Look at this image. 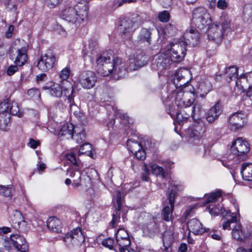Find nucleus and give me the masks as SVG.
I'll return each mask as SVG.
<instances>
[{
	"label": "nucleus",
	"mask_w": 252,
	"mask_h": 252,
	"mask_svg": "<svg viewBox=\"0 0 252 252\" xmlns=\"http://www.w3.org/2000/svg\"><path fill=\"white\" fill-rule=\"evenodd\" d=\"M89 5L87 0H80L75 4L66 5L60 13L61 18L78 26L87 18Z\"/></svg>",
	"instance_id": "1"
},
{
	"label": "nucleus",
	"mask_w": 252,
	"mask_h": 252,
	"mask_svg": "<svg viewBox=\"0 0 252 252\" xmlns=\"http://www.w3.org/2000/svg\"><path fill=\"white\" fill-rule=\"evenodd\" d=\"M250 151V147L247 141L242 138H238L233 141L231 146V154L227 158V161H223L222 164L227 168L234 167V162L241 157L245 156Z\"/></svg>",
	"instance_id": "2"
},
{
	"label": "nucleus",
	"mask_w": 252,
	"mask_h": 252,
	"mask_svg": "<svg viewBox=\"0 0 252 252\" xmlns=\"http://www.w3.org/2000/svg\"><path fill=\"white\" fill-rule=\"evenodd\" d=\"M28 47L24 40L16 39L12 44L9 51V57L17 65L22 66L27 62Z\"/></svg>",
	"instance_id": "3"
},
{
	"label": "nucleus",
	"mask_w": 252,
	"mask_h": 252,
	"mask_svg": "<svg viewBox=\"0 0 252 252\" xmlns=\"http://www.w3.org/2000/svg\"><path fill=\"white\" fill-rule=\"evenodd\" d=\"M211 22L210 15L205 8L199 7L193 10L191 19L192 26L203 30L206 29Z\"/></svg>",
	"instance_id": "4"
},
{
	"label": "nucleus",
	"mask_w": 252,
	"mask_h": 252,
	"mask_svg": "<svg viewBox=\"0 0 252 252\" xmlns=\"http://www.w3.org/2000/svg\"><path fill=\"white\" fill-rule=\"evenodd\" d=\"M113 60L115 58L110 52L101 54L96 61L97 72L104 76L109 75L114 69Z\"/></svg>",
	"instance_id": "5"
},
{
	"label": "nucleus",
	"mask_w": 252,
	"mask_h": 252,
	"mask_svg": "<svg viewBox=\"0 0 252 252\" xmlns=\"http://www.w3.org/2000/svg\"><path fill=\"white\" fill-rule=\"evenodd\" d=\"M186 45L181 39H174L167 47V51L173 62L181 61L186 55Z\"/></svg>",
	"instance_id": "6"
},
{
	"label": "nucleus",
	"mask_w": 252,
	"mask_h": 252,
	"mask_svg": "<svg viewBox=\"0 0 252 252\" xmlns=\"http://www.w3.org/2000/svg\"><path fill=\"white\" fill-rule=\"evenodd\" d=\"M57 61L58 59L54 51L47 49L41 53L37 65L40 70L47 71L53 68Z\"/></svg>",
	"instance_id": "7"
},
{
	"label": "nucleus",
	"mask_w": 252,
	"mask_h": 252,
	"mask_svg": "<svg viewBox=\"0 0 252 252\" xmlns=\"http://www.w3.org/2000/svg\"><path fill=\"white\" fill-rule=\"evenodd\" d=\"M63 240L69 249L80 247L85 241V236L81 229L76 227L63 237Z\"/></svg>",
	"instance_id": "8"
},
{
	"label": "nucleus",
	"mask_w": 252,
	"mask_h": 252,
	"mask_svg": "<svg viewBox=\"0 0 252 252\" xmlns=\"http://www.w3.org/2000/svg\"><path fill=\"white\" fill-rule=\"evenodd\" d=\"M67 174L73 178L72 186L75 188L81 186H87L88 184L90 183V178L86 173H82L79 165L72 166L67 170Z\"/></svg>",
	"instance_id": "9"
},
{
	"label": "nucleus",
	"mask_w": 252,
	"mask_h": 252,
	"mask_svg": "<svg viewBox=\"0 0 252 252\" xmlns=\"http://www.w3.org/2000/svg\"><path fill=\"white\" fill-rule=\"evenodd\" d=\"M148 57L143 51L137 50L134 51L129 57L127 63L130 71L136 70L147 64Z\"/></svg>",
	"instance_id": "10"
},
{
	"label": "nucleus",
	"mask_w": 252,
	"mask_h": 252,
	"mask_svg": "<svg viewBox=\"0 0 252 252\" xmlns=\"http://www.w3.org/2000/svg\"><path fill=\"white\" fill-rule=\"evenodd\" d=\"M190 71L185 68H181L175 73L173 80V83L175 87L177 89H183L186 88L189 85L190 81Z\"/></svg>",
	"instance_id": "11"
},
{
	"label": "nucleus",
	"mask_w": 252,
	"mask_h": 252,
	"mask_svg": "<svg viewBox=\"0 0 252 252\" xmlns=\"http://www.w3.org/2000/svg\"><path fill=\"white\" fill-rule=\"evenodd\" d=\"M137 28L135 22L129 18H124L120 21L118 30L123 38H129Z\"/></svg>",
	"instance_id": "12"
},
{
	"label": "nucleus",
	"mask_w": 252,
	"mask_h": 252,
	"mask_svg": "<svg viewBox=\"0 0 252 252\" xmlns=\"http://www.w3.org/2000/svg\"><path fill=\"white\" fill-rule=\"evenodd\" d=\"M172 62L173 61L168 52L159 53L154 56L152 67L153 69L161 71L167 68Z\"/></svg>",
	"instance_id": "13"
},
{
	"label": "nucleus",
	"mask_w": 252,
	"mask_h": 252,
	"mask_svg": "<svg viewBox=\"0 0 252 252\" xmlns=\"http://www.w3.org/2000/svg\"><path fill=\"white\" fill-rule=\"evenodd\" d=\"M113 61L114 69L110 74H112L113 77L117 79L125 77L129 70V64L127 63L128 67H126L125 62L119 57H116Z\"/></svg>",
	"instance_id": "14"
},
{
	"label": "nucleus",
	"mask_w": 252,
	"mask_h": 252,
	"mask_svg": "<svg viewBox=\"0 0 252 252\" xmlns=\"http://www.w3.org/2000/svg\"><path fill=\"white\" fill-rule=\"evenodd\" d=\"M246 123V116L241 112L235 113L229 118V127L233 131L242 129Z\"/></svg>",
	"instance_id": "15"
},
{
	"label": "nucleus",
	"mask_w": 252,
	"mask_h": 252,
	"mask_svg": "<svg viewBox=\"0 0 252 252\" xmlns=\"http://www.w3.org/2000/svg\"><path fill=\"white\" fill-rule=\"evenodd\" d=\"M194 100L191 94L189 93H183L181 90L177 92L175 102L179 108L189 110V108L193 104Z\"/></svg>",
	"instance_id": "16"
},
{
	"label": "nucleus",
	"mask_w": 252,
	"mask_h": 252,
	"mask_svg": "<svg viewBox=\"0 0 252 252\" xmlns=\"http://www.w3.org/2000/svg\"><path fill=\"white\" fill-rule=\"evenodd\" d=\"M97 80L95 74L91 71L83 72L79 76L78 81L81 86L84 89H90L93 88Z\"/></svg>",
	"instance_id": "17"
},
{
	"label": "nucleus",
	"mask_w": 252,
	"mask_h": 252,
	"mask_svg": "<svg viewBox=\"0 0 252 252\" xmlns=\"http://www.w3.org/2000/svg\"><path fill=\"white\" fill-rule=\"evenodd\" d=\"M9 107L6 102L0 103V129L3 131L7 130L9 126L10 115L8 111Z\"/></svg>",
	"instance_id": "18"
},
{
	"label": "nucleus",
	"mask_w": 252,
	"mask_h": 252,
	"mask_svg": "<svg viewBox=\"0 0 252 252\" xmlns=\"http://www.w3.org/2000/svg\"><path fill=\"white\" fill-rule=\"evenodd\" d=\"M183 38V42L186 45L193 47L197 46L199 43L200 34L196 30L191 28L189 31H186Z\"/></svg>",
	"instance_id": "19"
},
{
	"label": "nucleus",
	"mask_w": 252,
	"mask_h": 252,
	"mask_svg": "<svg viewBox=\"0 0 252 252\" xmlns=\"http://www.w3.org/2000/svg\"><path fill=\"white\" fill-rule=\"evenodd\" d=\"M152 31L151 29L142 28L138 35L137 43L141 47H149L151 44Z\"/></svg>",
	"instance_id": "20"
},
{
	"label": "nucleus",
	"mask_w": 252,
	"mask_h": 252,
	"mask_svg": "<svg viewBox=\"0 0 252 252\" xmlns=\"http://www.w3.org/2000/svg\"><path fill=\"white\" fill-rule=\"evenodd\" d=\"M205 131V127L203 123L194 122L192 126L187 130L188 135L190 138L198 139L201 137Z\"/></svg>",
	"instance_id": "21"
},
{
	"label": "nucleus",
	"mask_w": 252,
	"mask_h": 252,
	"mask_svg": "<svg viewBox=\"0 0 252 252\" xmlns=\"http://www.w3.org/2000/svg\"><path fill=\"white\" fill-rule=\"evenodd\" d=\"M251 232V228L243 229L240 223H236L232 229V235L235 239L243 241L250 236Z\"/></svg>",
	"instance_id": "22"
},
{
	"label": "nucleus",
	"mask_w": 252,
	"mask_h": 252,
	"mask_svg": "<svg viewBox=\"0 0 252 252\" xmlns=\"http://www.w3.org/2000/svg\"><path fill=\"white\" fill-rule=\"evenodd\" d=\"M11 243L15 248L21 252H27L28 250V245L25 239L18 234H13L10 236Z\"/></svg>",
	"instance_id": "23"
},
{
	"label": "nucleus",
	"mask_w": 252,
	"mask_h": 252,
	"mask_svg": "<svg viewBox=\"0 0 252 252\" xmlns=\"http://www.w3.org/2000/svg\"><path fill=\"white\" fill-rule=\"evenodd\" d=\"M207 34L209 40L215 41L217 43L221 40L223 36L220 25L215 23L212 24L208 28Z\"/></svg>",
	"instance_id": "24"
},
{
	"label": "nucleus",
	"mask_w": 252,
	"mask_h": 252,
	"mask_svg": "<svg viewBox=\"0 0 252 252\" xmlns=\"http://www.w3.org/2000/svg\"><path fill=\"white\" fill-rule=\"evenodd\" d=\"M116 241L119 249L130 245V241L127 231L124 229H119L116 233Z\"/></svg>",
	"instance_id": "25"
},
{
	"label": "nucleus",
	"mask_w": 252,
	"mask_h": 252,
	"mask_svg": "<svg viewBox=\"0 0 252 252\" xmlns=\"http://www.w3.org/2000/svg\"><path fill=\"white\" fill-rule=\"evenodd\" d=\"M234 206L236 209V212L232 213L229 211V214H226L224 217H223L225 220L222 223L223 229L224 230L230 229L231 223H237L238 218L240 217L237 204H234Z\"/></svg>",
	"instance_id": "26"
},
{
	"label": "nucleus",
	"mask_w": 252,
	"mask_h": 252,
	"mask_svg": "<svg viewBox=\"0 0 252 252\" xmlns=\"http://www.w3.org/2000/svg\"><path fill=\"white\" fill-rule=\"evenodd\" d=\"M221 113L220 106L218 102L206 113V119L209 123H212L218 119Z\"/></svg>",
	"instance_id": "27"
},
{
	"label": "nucleus",
	"mask_w": 252,
	"mask_h": 252,
	"mask_svg": "<svg viewBox=\"0 0 252 252\" xmlns=\"http://www.w3.org/2000/svg\"><path fill=\"white\" fill-rule=\"evenodd\" d=\"M75 127L73 124L71 123L64 124L60 128L58 133L59 137H64L66 139L73 137V134L75 130Z\"/></svg>",
	"instance_id": "28"
},
{
	"label": "nucleus",
	"mask_w": 252,
	"mask_h": 252,
	"mask_svg": "<svg viewBox=\"0 0 252 252\" xmlns=\"http://www.w3.org/2000/svg\"><path fill=\"white\" fill-rule=\"evenodd\" d=\"M188 228L189 232L196 234H201L207 231L206 229L202 227L201 223L196 219H192L189 221Z\"/></svg>",
	"instance_id": "29"
},
{
	"label": "nucleus",
	"mask_w": 252,
	"mask_h": 252,
	"mask_svg": "<svg viewBox=\"0 0 252 252\" xmlns=\"http://www.w3.org/2000/svg\"><path fill=\"white\" fill-rule=\"evenodd\" d=\"M219 24L221 26L220 30L223 35L230 33L233 29V26L230 18L225 15H222L220 19Z\"/></svg>",
	"instance_id": "30"
},
{
	"label": "nucleus",
	"mask_w": 252,
	"mask_h": 252,
	"mask_svg": "<svg viewBox=\"0 0 252 252\" xmlns=\"http://www.w3.org/2000/svg\"><path fill=\"white\" fill-rule=\"evenodd\" d=\"M241 173L244 180L252 181V163H243L241 166Z\"/></svg>",
	"instance_id": "31"
},
{
	"label": "nucleus",
	"mask_w": 252,
	"mask_h": 252,
	"mask_svg": "<svg viewBox=\"0 0 252 252\" xmlns=\"http://www.w3.org/2000/svg\"><path fill=\"white\" fill-rule=\"evenodd\" d=\"M212 89V85L208 80H205L199 82L197 87V93L201 97H204Z\"/></svg>",
	"instance_id": "32"
},
{
	"label": "nucleus",
	"mask_w": 252,
	"mask_h": 252,
	"mask_svg": "<svg viewBox=\"0 0 252 252\" xmlns=\"http://www.w3.org/2000/svg\"><path fill=\"white\" fill-rule=\"evenodd\" d=\"M190 111L180 108V109L178 110L176 115L173 114L170 115L173 118L176 116V121L180 125H181L185 122H186L189 118L190 115Z\"/></svg>",
	"instance_id": "33"
},
{
	"label": "nucleus",
	"mask_w": 252,
	"mask_h": 252,
	"mask_svg": "<svg viewBox=\"0 0 252 252\" xmlns=\"http://www.w3.org/2000/svg\"><path fill=\"white\" fill-rule=\"evenodd\" d=\"M61 224L60 220L55 217H50L47 221L48 228L57 233L61 232Z\"/></svg>",
	"instance_id": "34"
},
{
	"label": "nucleus",
	"mask_w": 252,
	"mask_h": 252,
	"mask_svg": "<svg viewBox=\"0 0 252 252\" xmlns=\"http://www.w3.org/2000/svg\"><path fill=\"white\" fill-rule=\"evenodd\" d=\"M73 87L69 81H66L65 84L63 86V94L67 97L68 101L70 103L71 107L72 106L73 97L72 95Z\"/></svg>",
	"instance_id": "35"
},
{
	"label": "nucleus",
	"mask_w": 252,
	"mask_h": 252,
	"mask_svg": "<svg viewBox=\"0 0 252 252\" xmlns=\"http://www.w3.org/2000/svg\"><path fill=\"white\" fill-rule=\"evenodd\" d=\"M169 189H170V191L168 196L169 204L174 205V199L176 196L177 192L183 189V187L181 185L171 184Z\"/></svg>",
	"instance_id": "36"
},
{
	"label": "nucleus",
	"mask_w": 252,
	"mask_h": 252,
	"mask_svg": "<svg viewBox=\"0 0 252 252\" xmlns=\"http://www.w3.org/2000/svg\"><path fill=\"white\" fill-rule=\"evenodd\" d=\"M209 212L212 216H217L220 214L222 217H224L226 214L229 213V210H226L220 206V205L217 206H214L213 205H210L208 207Z\"/></svg>",
	"instance_id": "37"
},
{
	"label": "nucleus",
	"mask_w": 252,
	"mask_h": 252,
	"mask_svg": "<svg viewBox=\"0 0 252 252\" xmlns=\"http://www.w3.org/2000/svg\"><path fill=\"white\" fill-rule=\"evenodd\" d=\"M162 242L165 248L170 247L173 242V232L171 228L164 232L162 235Z\"/></svg>",
	"instance_id": "38"
},
{
	"label": "nucleus",
	"mask_w": 252,
	"mask_h": 252,
	"mask_svg": "<svg viewBox=\"0 0 252 252\" xmlns=\"http://www.w3.org/2000/svg\"><path fill=\"white\" fill-rule=\"evenodd\" d=\"M238 76V68L234 66H231L226 69L224 77L226 80L229 82L233 79H236Z\"/></svg>",
	"instance_id": "39"
},
{
	"label": "nucleus",
	"mask_w": 252,
	"mask_h": 252,
	"mask_svg": "<svg viewBox=\"0 0 252 252\" xmlns=\"http://www.w3.org/2000/svg\"><path fill=\"white\" fill-rule=\"evenodd\" d=\"M61 84H55L48 88L50 94L54 97H60L63 94V86Z\"/></svg>",
	"instance_id": "40"
},
{
	"label": "nucleus",
	"mask_w": 252,
	"mask_h": 252,
	"mask_svg": "<svg viewBox=\"0 0 252 252\" xmlns=\"http://www.w3.org/2000/svg\"><path fill=\"white\" fill-rule=\"evenodd\" d=\"M9 105L8 109V113L10 115L17 116L19 117L22 116V113L20 111V109L18 103L15 101H12L11 103H8L7 101H4Z\"/></svg>",
	"instance_id": "41"
},
{
	"label": "nucleus",
	"mask_w": 252,
	"mask_h": 252,
	"mask_svg": "<svg viewBox=\"0 0 252 252\" xmlns=\"http://www.w3.org/2000/svg\"><path fill=\"white\" fill-rule=\"evenodd\" d=\"M13 223L14 224V227L16 229L20 228L21 224H24L25 221L20 212L17 210L14 211V218L12 220Z\"/></svg>",
	"instance_id": "42"
},
{
	"label": "nucleus",
	"mask_w": 252,
	"mask_h": 252,
	"mask_svg": "<svg viewBox=\"0 0 252 252\" xmlns=\"http://www.w3.org/2000/svg\"><path fill=\"white\" fill-rule=\"evenodd\" d=\"M202 110V105L200 103L196 102L194 104L191 109H189V111H190V115L192 118L195 120V119H199V116L200 115Z\"/></svg>",
	"instance_id": "43"
},
{
	"label": "nucleus",
	"mask_w": 252,
	"mask_h": 252,
	"mask_svg": "<svg viewBox=\"0 0 252 252\" xmlns=\"http://www.w3.org/2000/svg\"><path fill=\"white\" fill-rule=\"evenodd\" d=\"M127 146L128 150L132 153H134L142 148L141 144L132 139H128L127 141Z\"/></svg>",
	"instance_id": "44"
},
{
	"label": "nucleus",
	"mask_w": 252,
	"mask_h": 252,
	"mask_svg": "<svg viewBox=\"0 0 252 252\" xmlns=\"http://www.w3.org/2000/svg\"><path fill=\"white\" fill-rule=\"evenodd\" d=\"M174 206V205L169 204L163 207L162 209V215L163 216V219L165 220L168 221L172 218Z\"/></svg>",
	"instance_id": "45"
},
{
	"label": "nucleus",
	"mask_w": 252,
	"mask_h": 252,
	"mask_svg": "<svg viewBox=\"0 0 252 252\" xmlns=\"http://www.w3.org/2000/svg\"><path fill=\"white\" fill-rule=\"evenodd\" d=\"M78 129V127H75V130L72 138L75 140L77 143H81L85 140V133L83 129Z\"/></svg>",
	"instance_id": "46"
},
{
	"label": "nucleus",
	"mask_w": 252,
	"mask_h": 252,
	"mask_svg": "<svg viewBox=\"0 0 252 252\" xmlns=\"http://www.w3.org/2000/svg\"><path fill=\"white\" fill-rule=\"evenodd\" d=\"M14 189L12 185L2 186L0 185V195L10 197L12 195Z\"/></svg>",
	"instance_id": "47"
},
{
	"label": "nucleus",
	"mask_w": 252,
	"mask_h": 252,
	"mask_svg": "<svg viewBox=\"0 0 252 252\" xmlns=\"http://www.w3.org/2000/svg\"><path fill=\"white\" fill-rule=\"evenodd\" d=\"M70 69L69 67H66L63 68L59 73L60 78L62 79L61 83L62 85L65 84V82L67 81V79L69 76Z\"/></svg>",
	"instance_id": "48"
},
{
	"label": "nucleus",
	"mask_w": 252,
	"mask_h": 252,
	"mask_svg": "<svg viewBox=\"0 0 252 252\" xmlns=\"http://www.w3.org/2000/svg\"><path fill=\"white\" fill-rule=\"evenodd\" d=\"M152 172L153 174L161 175L162 178H165L166 175L163 168L159 166L156 164H153L150 166Z\"/></svg>",
	"instance_id": "49"
},
{
	"label": "nucleus",
	"mask_w": 252,
	"mask_h": 252,
	"mask_svg": "<svg viewBox=\"0 0 252 252\" xmlns=\"http://www.w3.org/2000/svg\"><path fill=\"white\" fill-rule=\"evenodd\" d=\"M156 225L155 223L150 224L148 226H145L143 228V232L150 237L154 235L156 233Z\"/></svg>",
	"instance_id": "50"
},
{
	"label": "nucleus",
	"mask_w": 252,
	"mask_h": 252,
	"mask_svg": "<svg viewBox=\"0 0 252 252\" xmlns=\"http://www.w3.org/2000/svg\"><path fill=\"white\" fill-rule=\"evenodd\" d=\"M245 78H242L244 81L247 82L248 86V94L249 96L251 97L252 100V73H248L244 74Z\"/></svg>",
	"instance_id": "51"
},
{
	"label": "nucleus",
	"mask_w": 252,
	"mask_h": 252,
	"mask_svg": "<svg viewBox=\"0 0 252 252\" xmlns=\"http://www.w3.org/2000/svg\"><path fill=\"white\" fill-rule=\"evenodd\" d=\"M243 78H245V75H241L237 79L236 81V86L238 89L243 91L246 90L247 88H248L247 82H246V81H244V80L242 79Z\"/></svg>",
	"instance_id": "52"
},
{
	"label": "nucleus",
	"mask_w": 252,
	"mask_h": 252,
	"mask_svg": "<svg viewBox=\"0 0 252 252\" xmlns=\"http://www.w3.org/2000/svg\"><path fill=\"white\" fill-rule=\"evenodd\" d=\"M28 96L34 100H38L40 97V92L37 88L29 89L27 92Z\"/></svg>",
	"instance_id": "53"
},
{
	"label": "nucleus",
	"mask_w": 252,
	"mask_h": 252,
	"mask_svg": "<svg viewBox=\"0 0 252 252\" xmlns=\"http://www.w3.org/2000/svg\"><path fill=\"white\" fill-rule=\"evenodd\" d=\"M163 32L165 34L168 36H172L174 35L176 32V28L175 26L169 23L165 27Z\"/></svg>",
	"instance_id": "54"
},
{
	"label": "nucleus",
	"mask_w": 252,
	"mask_h": 252,
	"mask_svg": "<svg viewBox=\"0 0 252 252\" xmlns=\"http://www.w3.org/2000/svg\"><path fill=\"white\" fill-rule=\"evenodd\" d=\"M158 17L160 22H167L170 19V13L167 10H163L158 13Z\"/></svg>",
	"instance_id": "55"
},
{
	"label": "nucleus",
	"mask_w": 252,
	"mask_h": 252,
	"mask_svg": "<svg viewBox=\"0 0 252 252\" xmlns=\"http://www.w3.org/2000/svg\"><path fill=\"white\" fill-rule=\"evenodd\" d=\"M221 194L220 191L213 192L208 195L207 203H210L215 201L218 198L220 197Z\"/></svg>",
	"instance_id": "56"
},
{
	"label": "nucleus",
	"mask_w": 252,
	"mask_h": 252,
	"mask_svg": "<svg viewBox=\"0 0 252 252\" xmlns=\"http://www.w3.org/2000/svg\"><path fill=\"white\" fill-rule=\"evenodd\" d=\"M143 173L142 174V179L144 181H148L149 176L150 175V170L147 165L144 163L142 166Z\"/></svg>",
	"instance_id": "57"
},
{
	"label": "nucleus",
	"mask_w": 252,
	"mask_h": 252,
	"mask_svg": "<svg viewBox=\"0 0 252 252\" xmlns=\"http://www.w3.org/2000/svg\"><path fill=\"white\" fill-rule=\"evenodd\" d=\"M101 243L103 246L110 250H112L113 248L114 240L109 237L102 240Z\"/></svg>",
	"instance_id": "58"
},
{
	"label": "nucleus",
	"mask_w": 252,
	"mask_h": 252,
	"mask_svg": "<svg viewBox=\"0 0 252 252\" xmlns=\"http://www.w3.org/2000/svg\"><path fill=\"white\" fill-rule=\"evenodd\" d=\"M4 5L5 7L9 10H16L17 7V5L16 3L12 1L11 0H6L4 2Z\"/></svg>",
	"instance_id": "59"
},
{
	"label": "nucleus",
	"mask_w": 252,
	"mask_h": 252,
	"mask_svg": "<svg viewBox=\"0 0 252 252\" xmlns=\"http://www.w3.org/2000/svg\"><path fill=\"white\" fill-rule=\"evenodd\" d=\"M92 150V145L88 143H85L83 144L80 148V152L82 153H87Z\"/></svg>",
	"instance_id": "60"
},
{
	"label": "nucleus",
	"mask_w": 252,
	"mask_h": 252,
	"mask_svg": "<svg viewBox=\"0 0 252 252\" xmlns=\"http://www.w3.org/2000/svg\"><path fill=\"white\" fill-rule=\"evenodd\" d=\"M136 158L140 160H144L146 158V153L145 151L141 148L139 150H137V152L133 153Z\"/></svg>",
	"instance_id": "61"
},
{
	"label": "nucleus",
	"mask_w": 252,
	"mask_h": 252,
	"mask_svg": "<svg viewBox=\"0 0 252 252\" xmlns=\"http://www.w3.org/2000/svg\"><path fill=\"white\" fill-rule=\"evenodd\" d=\"M63 0H46L47 5L50 8H54L62 2Z\"/></svg>",
	"instance_id": "62"
},
{
	"label": "nucleus",
	"mask_w": 252,
	"mask_h": 252,
	"mask_svg": "<svg viewBox=\"0 0 252 252\" xmlns=\"http://www.w3.org/2000/svg\"><path fill=\"white\" fill-rule=\"evenodd\" d=\"M66 158L73 163V166L78 165L77 163L76 156L74 153H70L66 156Z\"/></svg>",
	"instance_id": "63"
},
{
	"label": "nucleus",
	"mask_w": 252,
	"mask_h": 252,
	"mask_svg": "<svg viewBox=\"0 0 252 252\" xmlns=\"http://www.w3.org/2000/svg\"><path fill=\"white\" fill-rule=\"evenodd\" d=\"M18 70L17 65H10L7 69L6 72L7 75H12L15 72Z\"/></svg>",
	"instance_id": "64"
}]
</instances>
